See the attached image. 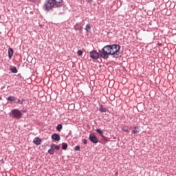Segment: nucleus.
<instances>
[{"label":"nucleus","mask_w":176,"mask_h":176,"mask_svg":"<svg viewBox=\"0 0 176 176\" xmlns=\"http://www.w3.org/2000/svg\"><path fill=\"white\" fill-rule=\"evenodd\" d=\"M120 50V46L119 45H107L102 50L99 51V54L100 57L107 59L109 55H119Z\"/></svg>","instance_id":"f257e3e1"},{"label":"nucleus","mask_w":176,"mask_h":176,"mask_svg":"<svg viewBox=\"0 0 176 176\" xmlns=\"http://www.w3.org/2000/svg\"><path fill=\"white\" fill-rule=\"evenodd\" d=\"M54 6H55V5H54V3L53 2V1L52 0H48L45 3L44 8L47 11H49V10H52Z\"/></svg>","instance_id":"f03ea898"},{"label":"nucleus","mask_w":176,"mask_h":176,"mask_svg":"<svg viewBox=\"0 0 176 176\" xmlns=\"http://www.w3.org/2000/svg\"><path fill=\"white\" fill-rule=\"evenodd\" d=\"M12 114L13 118H17V119H20L23 116L21 111L19 109L12 110Z\"/></svg>","instance_id":"7ed1b4c3"},{"label":"nucleus","mask_w":176,"mask_h":176,"mask_svg":"<svg viewBox=\"0 0 176 176\" xmlns=\"http://www.w3.org/2000/svg\"><path fill=\"white\" fill-rule=\"evenodd\" d=\"M100 51L99 53L97 52L96 50H92V52H89V56H91V58L94 60H97L100 58Z\"/></svg>","instance_id":"20e7f679"},{"label":"nucleus","mask_w":176,"mask_h":176,"mask_svg":"<svg viewBox=\"0 0 176 176\" xmlns=\"http://www.w3.org/2000/svg\"><path fill=\"white\" fill-rule=\"evenodd\" d=\"M52 2H54V5L56 8L63 6V0H52Z\"/></svg>","instance_id":"39448f33"},{"label":"nucleus","mask_w":176,"mask_h":176,"mask_svg":"<svg viewBox=\"0 0 176 176\" xmlns=\"http://www.w3.org/2000/svg\"><path fill=\"white\" fill-rule=\"evenodd\" d=\"M89 140H91V142L95 144H97L98 142V140L94 134L89 135Z\"/></svg>","instance_id":"423d86ee"},{"label":"nucleus","mask_w":176,"mask_h":176,"mask_svg":"<svg viewBox=\"0 0 176 176\" xmlns=\"http://www.w3.org/2000/svg\"><path fill=\"white\" fill-rule=\"evenodd\" d=\"M83 28L80 24H76L74 25V30L80 32V33L82 32Z\"/></svg>","instance_id":"0eeeda50"},{"label":"nucleus","mask_w":176,"mask_h":176,"mask_svg":"<svg viewBox=\"0 0 176 176\" xmlns=\"http://www.w3.org/2000/svg\"><path fill=\"white\" fill-rule=\"evenodd\" d=\"M51 138H52L55 141H59L60 140V135L57 133L52 134V135H51Z\"/></svg>","instance_id":"6e6552de"},{"label":"nucleus","mask_w":176,"mask_h":176,"mask_svg":"<svg viewBox=\"0 0 176 176\" xmlns=\"http://www.w3.org/2000/svg\"><path fill=\"white\" fill-rule=\"evenodd\" d=\"M33 142L36 145H41L42 143V140L38 137H37L34 139Z\"/></svg>","instance_id":"1a4fd4ad"},{"label":"nucleus","mask_w":176,"mask_h":176,"mask_svg":"<svg viewBox=\"0 0 176 176\" xmlns=\"http://www.w3.org/2000/svg\"><path fill=\"white\" fill-rule=\"evenodd\" d=\"M14 54V51L12 48H9L8 49V56L10 58H11L12 57Z\"/></svg>","instance_id":"9d476101"},{"label":"nucleus","mask_w":176,"mask_h":176,"mask_svg":"<svg viewBox=\"0 0 176 176\" xmlns=\"http://www.w3.org/2000/svg\"><path fill=\"white\" fill-rule=\"evenodd\" d=\"M51 148L54 151V149L59 150L60 147L58 145H56L54 144H51Z\"/></svg>","instance_id":"9b49d317"},{"label":"nucleus","mask_w":176,"mask_h":176,"mask_svg":"<svg viewBox=\"0 0 176 176\" xmlns=\"http://www.w3.org/2000/svg\"><path fill=\"white\" fill-rule=\"evenodd\" d=\"M133 129H134V130L133 131V133L137 134L140 132V127L134 126Z\"/></svg>","instance_id":"f8f14e48"},{"label":"nucleus","mask_w":176,"mask_h":176,"mask_svg":"<svg viewBox=\"0 0 176 176\" xmlns=\"http://www.w3.org/2000/svg\"><path fill=\"white\" fill-rule=\"evenodd\" d=\"M91 28L89 24L85 25V31H87V32H90Z\"/></svg>","instance_id":"ddd939ff"},{"label":"nucleus","mask_w":176,"mask_h":176,"mask_svg":"<svg viewBox=\"0 0 176 176\" xmlns=\"http://www.w3.org/2000/svg\"><path fill=\"white\" fill-rule=\"evenodd\" d=\"M8 100L10 101V102H15L16 99H15V98L14 96H9L8 98Z\"/></svg>","instance_id":"4468645a"},{"label":"nucleus","mask_w":176,"mask_h":176,"mask_svg":"<svg viewBox=\"0 0 176 176\" xmlns=\"http://www.w3.org/2000/svg\"><path fill=\"white\" fill-rule=\"evenodd\" d=\"M99 111L102 113H104V112H107V109L104 108L102 106H100V107L99 108Z\"/></svg>","instance_id":"2eb2a0df"},{"label":"nucleus","mask_w":176,"mask_h":176,"mask_svg":"<svg viewBox=\"0 0 176 176\" xmlns=\"http://www.w3.org/2000/svg\"><path fill=\"white\" fill-rule=\"evenodd\" d=\"M68 147V145L66 143H62V149L66 150Z\"/></svg>","instance_id":"dca6fc26"},{"label":"nucleus","mask_w":176,"mask_h":176,"mask_svg":"<svg viewBox=\"0 0 176 176\" xmlns=\"http://www.w3.org/2000/svg\"><path fill=\"white\" fill-rule=\"evenodd\" d=\"M62 129H63L62 124H58V126H56V130H58V131H60Z\"/></svg>","instance_id":"f3484780"},{"label":"nucleus","mask_w":176,"mask_h":176,"mask_svg":"<svg viewBox=\"0 0 176 176\" xmlns=\"http://www.w3.org/2000/svg\"><path fill=\"white\" fill-rule=\"evenodd\" d=\"M48 153L53 155L54 154V150L51 148V149L48 150Z\"/></svg>","instance_id":"a211bd4d"},{"label":"nucleus","mask_w":176,"mask_h":176,"mask_svg":"<svg viewBox=\"0 0 176 176\" xmlns=\"http://www.w3.org/2000/svg\"><path fill=\"white\" fill-rule=\"evenodd\" d=\"M96 132H98V133H99V134H100V135H103V132H102V130H100V129H96Z\"/></svg>","instance_id":"6ab92c4d"},{"label":"nucleus","mask_w":176,"mask_h":176,"mask_svg":"<svg viewBox=\"0 0 176 176\" xmlns=\"http://www.w3.org/2000/svg\"><path fill=\"white\" fill-rule=\"evenodd\" d=\"M77 54H78V56H81L83 54V52L82 50H78V51H77Z\"/></svg>","instance_id":"aec40b11"},{"label":"nucleus","mask_w":176,"mask_h":176,"mask_svg":"<svg viewBox=\"0 0 176 176\" xmlns=\"http://www.w3.org/2000/svg\"><path fill=\"white\" fill-rule=\"evenodd\" d=\"M11 70L13 73H17L18 72L16 67L12 68Z\"/></svg>","instance_id":"412c9836"},{"label":"nucleus","mask_w":176,"mask_h":176,"mask_svg":"<svg viewBox=\"0 0 176 176\" xmlns=\"http://www.w3.org/2000/svg\"><path fill=\"white\" fill-rule=\"evenodd\" d=\"M75 149L76 151H80V147L79 146H76Z\"/></svg>","instance_id":"4be33fe9"},{"label":"nucleus","mask_w":176,"mask_h":176,"mask_svg":"<svg viewBox=\"0 0 176 176\" xmlns=\"http://www.w3.org/2000/svg\"><path fill=\"white\" fill-rule=\"evenodd\" d=\"M18 102L21 104H22L23 103V100H19Z\"/></svg>","instance_id":"5701e85b"},{"label":"nucleus","mask_w":176,"mask_h":176,"mask_svg":"<svg viewBox=\"0 0 176 176\" xmlns=\"http://www.w3.org/2000/svg\"><path fill=\"white\" fill-rule=\"evenodd\" d=\"M122 130L123 131H124V132H127V131H128V130L126 129L125 127L122 128Z\"/></svg>","instance_id":"b1692460"},{"label":"nucleus","mask_w":176,"mask_h":176,"mask_svg":"<svg viewBox=\"0 0 176 176\" xmlns=\"http://www.w3.org/2000/svg\"><path fill=\"white\" fill-rule=\"evenodd\" d=\"M82 142H84L85 144H87V140H82Z\"/></svg>","instance_id":"393cba45"},{"label":"nucleus","mask_w":176,"mask_h":176,"mask_svg":"<svg viewBox=\"0 0 176 176\" xmlns=\"http://www.w3.org/2000/svg\"><path fill=\"white\" fill-rule=\"evenodd\" d=\"M87 1H88V3H91L93 0H87Z\"/></svg>","instance_id":"a878e982"},{"label":"nucleus","mask_w":176,"mask_h":176,"mask_svg":"<svg viewBox=\"0 0 176 176\" xmlns=\"http://www.w3.org/2000/svg\"><path fill=\"white\" fill-rule=\"evenodd\" d=\"M28 1H31V2H35L36 0H28Z\"/></svg>","instance_id":"bb28decb"},{"label":"nucleus","mask_w":176,"mask_h":176,"mask_svg":"<svg viewBox=\"0 0 176 176\" xmlns=\"http://www.w3.org/2000/svg\"><path fill=\"white\" fill-rule=\"evenodd\" d=\"M0 100H2V97L0 96Z\"/></svg>","instance_id":"cd10ccee"}]
</instances>
